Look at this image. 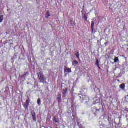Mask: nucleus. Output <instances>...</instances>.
<instances>
[{
  "label": "nucleus",
  "instance_id": "14",
  "mask_svg": "<svg viewBox=\"0 0 128 128\" xmlns=\"http://www.w3.org/2000/svg\"><path fill=\"white\" fill-rule=\"evenodd\" d=\"M75 56H76L77 58L80 59V53L78 52L75 54Z\"/></svg>",
  "mask_w": 128,
  "mask_h": 128
},
{
  "label": "nucleus",
  "instance_id": "18",
  "mask_svg": "<svg viewBox=\"0 0 128 128\" xmlns=\"http://www.w3.org/2000/svg\"><path fill=\"white\" fill-rule=\"evenodd\" d=\"M24 108H26V104H24Z\"/></svg>",
  "mask_w": 128,
  "mask_h": 128
},
{
  "label": "nucleus",
  "instance_id": "11",
  "mask_svg": "<svg viewBox=\"0 0 128 128\" xmlns=\"http://www.w3.org/2000/svg\"><path fill=\"white\" fill-rule=\"evenodd\" d=\"M72 64H73V66H78V62L74 60V61Z\"/></svg>",
  "mask_w": 128,
  "mask_h": 128
},
{
  "label": "nucleus",
  "instance_id": "10",
  "mask_svg": "<svg viewBox=\"0 0 128 128\" xmlns=\"http://www.w3.org/2000/svg\"><path fill=\"white\" fill-rule=\"evenodd\" d=\"M54 122H56L57 124H58V122H60V120H58V119L56 118H54Z\"/></svg>",
  "mask_w": 128,
  "mask_h": 128
},
{
  "label": "nucleus",
  "instance_id": "2",
  "mask_svg": "<svg viewBox=\"0 0 128 128\" xmlns=\"http://www.w3.org/2000/svg\"><path fill=\"white\" fill-rule=\"evenodd\" d=\"M64 72H65V74H70V73L72 72V69H70L68 67H65Z\"/></svg>",
  "mask_w": 128,
  "mask_h": 128
},
{
  "label": "nucleus",
  "instance_id": "15",
  "mask_svg": "<svg viewBox=\"0 0 128 128\" xmlns=\"http://www.w3.org/2000/svg\"><path fill=\"white\" fill-rule=\"evenodd\" d=\"M118 58H116L114 60V62H118Z\"/></svg>",
  "mask_w": 128,
  "mask_h": 128
},
{
  "label": "nucleus",
  "instance_id": "5",
  "mask_svg": "<svg viewBox=\"0 0 128 128\" xmlns=\"http://www.w3.org/2000/svg\"><path fill=\"white\" fill-rule=\"evenodd\" d=\"M32 118L34 122H36V113L32 114Z\"/></svg>",
  "mask_w": 128,
  "mask_h": 128
},
{
  "label": "nucleus",
  "instance_id": "12",
  "mask_svg": "<svg viewBox=\"0 0 128 128\" xmlns=\"http://www.w3.org/2000/svg\"><path fill=\"white\" fill-rule=\"evenodd\" d=\"M94 22H92L91 24V28L92 30H94Z\"/></svg>",
  "mask_w": 128,
  "mask_h": 128
},
{
  "label": "nucleus",
  "instance_id": "19",
  "mask_svg": "<svg viewBox=\"0 0 128 128\" xmlns=\"http://www.w3.org/2000/svg\"><path fill=\"white\" fill-rule=\"evenodd\" d=\"M27 74H28V72H26Z\"/></svg>",
  "mask_w": 128,
  "mask_h": 128
},
{
  "label": "nucleus",
  "instance_id": "23",
  "mask_svg": "<svg viewBox=\"0 0 128 128\" xmlns=\"http://www.w3.org/2000/svg\"><path fill=\"white\" fill-rule=\"evenodd\" d=\"M72 26H74V25H72Z\"/></svg>",
  "mask_w": 128,
  "mask_h": 128
},
{
  "label": "nucleus",
  "instance_id": "21",
  "mask_svg": "<svg viewBox=\"0 0 128 128\" xmlns=\"http://www.w3.org/2000/svg\"><path fill=\"white\" fill-rule=\"evenodd\" d=\"M10 10H8V12H9Z\"/></svg>",
  "mask_w": 128,
  "mask_h": 128
},
{
  "label": "nucleus",
  "instance_id": "4",
  "mask_svg": "<svg viewBox=\"0 0 128 128\" xmlns=\"http://www.w3.org/2000/svg\"><path fill=\"white\" fill-rule=\"evenodd\" d=\"M50 16V11H48L46 14V18H48Z\"/></svg>",
  "mask_w": 128,
  "mask_h": 128
},
{
  "label": "nucleus",
  "instance_id": "1",
  "mask_svg": "<svg viewBox=\"0 0 128 128\" xmlns=\"http://www.w3.org/2000/svg\"><path fill=\"white\" fill-rule=\"evenodd\" d=\"M38 78L40 80V82H44V76L42 72L38 73Z\"/></svg>",
  "mask_w": 128,
  "mask_h": 128
},
{
  "label": "nucleus",
  "instance_id": "22",
  "mask_svg": "<svg viewBox=\"0 0 128 128\" xmlns=\"http://www.w3.org/2000/svg\"><path fill=\"white\" fill-rule=\"evenodd\" d=\"M71 24H72V22H71Z\"/></svg>",
  "mask_w": 128,
  "mask_h": 128
},
{
  "label": "nucleus",
  "instance_id": "6",
  "mask_svg": "<svg viewBox=\"0 0 128 128\" xmlns=\"http://www.w3.org/2000/svg\"><path fill=\"white\" fill-rule=\"evenodd\" d=\"M120 88H121V90H124L126 88V85L122 84L120 86Z\"/></svg>",
  "mask_w": 128,
  "mask_h": 128
},
{
  "label": "nucleus",
  "instance_id": "16",
  "mask_svg": "<svg viewBox=\"0 0 128 128\" xmlns=\"http://www.w3.org/2000/svg\"><path fill=\"white\" fill-rule=\"evenodd\" d=\"M28 104H30V102H28V100H26V108H28Z\"/></svg>",
  "mask_w": 128,
  "mask_h": 128
},
{
  "label": "nucleus",
  "instance_id": "9",
  "mask_svg": "<svg viewBox=\"0 0 128 128\" xmlns=\"http://www.w3.org/2000/svg\"><path fill=\"white\" fill-rule=\"evenodd\" d=\"M37 102H38V106H40L41 100H40V98H38V100Z\"/></svg>",
  "mask_w": 128,
  "mask_h": 128
},
{
  "label": "nucleus",
  "instance_id": "20",
  "mask_svg": "<svg viewBox=\"0 0 128 128\" xmlns=\"http://www.w3.org/2000/svg\"><path fill=\"white\" fill-rule=\"evenodd\" d=\"M118 82H120V80H118Z\"/></svg>",
  "mask_w": 128,
  "mask_h": 128
},
{
  "label": "nucleus",
  "instance_id": "3",
  "mask_svg": "<svg viewBox=\"0 0 128 128\" xmlns=\"http://www.w3.org/2000/svg\"><path fill=\"white\" fill-rule=\"evenodd\" d=\"M68 92V89H64L63 90V96L64 98H66V92Z\"/></svg>",
  "mask_w": 128,
  "mask_h": 128
},
{
  "label": "nucleus",
  "instance_id": "8",
  "mask_svg": "<svg viewBox=\"0 0 128 128\" xmlns=\"http://www.w3.org/2000/svg\"><path fill=\"white\" fill-rule=\"evenodd\" d=\"M58 100L59 102H60V101L62 100V95L60 94H58Z\"/></svg>",
  "mask_w": 128,
  "mask_h": 128
},
{
  "label": "nucleus",
  "instance_id": "17",
  "mask_svg": "<svg viewBox=\"0 0 128 128\" xmlns=\"http://www.w3.org/2000/svg\"><path fill=\"white\" fill-rule=\"evenodd\" d=\"M84 18L85 20H88V17H86V16L84 15Z\"/></svg>",
  "mask_w": 128,
  "mask_h": 128
},
{
  "label": "nucleus",
  "instance_id": "7",
  "mask_svg": "<svg viewBox=\"0 0 128 128\" xmlns=\"http://www.w3.org/2000/svg\"><path fill=\"white\" fill-rule=\"evenodd\" d=\"M96 64L98 68H100V62L98 61V59H96Z\"/></svg>",
  "mask_w": 128,
  "mask_h": 128
},
{
  "label": "nucleus",
  "instance_id": "13",
  "mask_svg": "<svg viewBox=\"0 0 128 128\" xmlns=\"http://www.w3.org/2000/svg\"><path fill=\"white\" fill-rule=\"evenodd\" d=\"M2 20H4V16H2L0 17V24L2 22Z\"/></svg>",
  "mask_w": 128,
  "mask_h": 128
}]
</instances>
